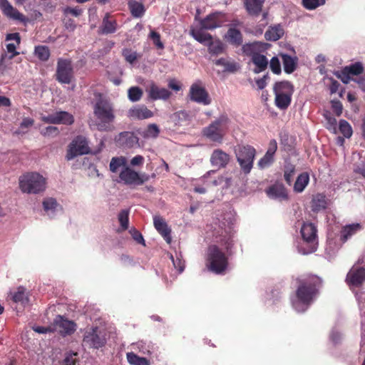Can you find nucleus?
<instances>
[{
    "label": "nucleus",
    "mask_w": 365,
    "mask_h": 365,
    "mask_svg": "<svg viewBox=\"0 0 365 365\" xmlns=\"http://www.w3.org/2000/svg\"><path fill=\"white\" fill-rule=\"evenodd\" d=\"M297 283L296 297L298 302L306 306L310 305L322 287V279L317 275L309 274L304 278L298 279Z\"/></svg>",
    "instance_id": "f257e3e1"
},
{
    "label": "nucleus",
    "mask_w": 365,
    "mask_h": 365,
    "mask_svg": "<svg viewBox=\"0 0 365 365\" xmlns=\"http://www.w3.org/2000/svg\"><path fill=\"white\" fill-rule=\"evenodd\" d=\"M230 119L227 114H222L207 126L202 129V135L212 142L222 143L226 135Z\"/></svg>",
    "instance_id": "f03ea898"
},
{
    "label": "nucleus",
    "mask_w": 365,
    "mask_h": 365,
    "mask_svg": "<svg viewBox=\"0 0 365 365\" xmlns=\"http://www.w3.org/2000/svg\"><path fill=\"white\" fill-rule=\"evenodd\" d=\"M95 116L99 120L98 129L101 131H108L112 129L111 123L115 120V114L111 104L107 101L100 99L93 108Z\"/></svg>",
    "instance_id": "7ed1b4c3"
},
{
    "label": "nucleus",
    "mask_w": 365,
    "mask_h": 365,
    "mask_svg": "<svg viewBox=\"0 0 365 365\" xmlns=\"http://www.w3.org/2000/svg\"><path fill=\"white\" fill-rule=\"evenodd\" d=\"M207 266L209 270L217 274H223L228 267L227 256L217 245L208 247Z\"/></svg>",
    "instance_id": "20e7f679"
},
{
    "label": "nucleus",
    "mask_w": 365,
    "mask_h": 365,
    "mask_svg": "<svg viewBox=\"0 0 365 365\" xmlns=\"http://www.w3.org/2000/svg\"><path fill=\"white\" fill-rule=\"evenodd\" d=\"M19 187L23 192L39 193L46 188V179L37 173H28L19 178Z\"/></svg>",
    "instance_id": "39448f33"
},
{
    "label": "nucleus",
    "mask_w": 365,
    "mask_h": 365,
    "mask_svg": "<svg viewBox=\"0 0 365 365\" xmlns=\"http://www.w3.org/2000/svg\"><path fill=\"white\" fill-rule=\"evenodd\" d=\"M235 153L241 170L245 175L249 174L253 168L255 148L250 145H240L235 148Z\"/></svg>",
    "instance_id": "423d86ee"
},
{
    "label": "nucleus",
    "mask_w": 365,
    "mask_h": 365,
    "mask_svg": "<svg viewBox=\"0 0 365 365\" xmlns=\"http://www.w3.org/2000/svg\"><path fill=\"white\" fill-rule=\"evenodd\" d=\"M106 344L104 333L98 327H94L86 331L83 345L88 348L98 349Z\"/></svg>",
    "instance_id": "0eeeda50"
},
{
    "label": "nucleus",
    "mask_w": 365,
    "mask_h": 365,
    "mask_svg": "<svg viewBox=\"0 0 365 365\" xmlns=\"http://www.w3.org/2000/svg\"><path fill=\"white\" fill-rule=\"evenodd\" d=\"M89 153L90 148L86 138L82 135H78L69 144L66 158L67 160H71L78 155H82Z\"/></svg>",
    "instance_id": "6e6552de"
},
{
    "label": "nucleus",
    "mask_w": 365,
    "mask_h": 365,
    "mask_svg": "<svg viewBox=\"0 0 365 365\" xmlns=\"http://www.w3.org/2000/svg\"><path fill=\"white\" fill-rule=\"evenodd\" d=\"M56 79L61 83L69 84L73 78V68L69 59L59 58L57 62Z\"/></svg>",
    "instance_id": "1a4fd4ad"
},
{
    "label": "nucleus",
    "mask_w": 365,
    "mask_h": 365,
    "mask_svg": "<svg viewBox=\"0 0 365 365\" xmlns=\"http://www.w3.org/2000/svg\"><path fill=\"white\" fill-rule=\"evenodd\" d=\"M227 21L226 15L220 11L211 13L200 21V27L204 30H214L222 26Z\"/></svg>",
    "instance_id": "9d476101"
},
{
    "label": "nucleus",
    "mask_w": 365,
    "mask_h": 365,
    "mask_svg": "<svg viewBox=\"0 0 365 365\" xmlns=\"http://www.w3.org/2000/svg\"><path fill=\"white\" fill-rule=\"evenodd\" d=\"M189 96L192 101L205 106L211 103V98L206 89L202 86L200 82L194 83L191 85L189 91Z\"/></svg>",
    "instance_id": "9b49d317"
},
{
    "label": "nucleus",
    "mask_w": 365,
    "mask_h": 365,
    "mask_svg": "<svg viewBox=\"0 0 365 365\" xmlns=\"http://www.w3.org/2000/svg\"><path fill=\"white\" fill-rule=\"evenodd\" d=\"M317 230L313 223H304L301 228V235L303 240L309 245L310 252L316 250Z\"/></svg>",
    "instance_id": "f8f14e48"
},
{
    "label": "nucleus",
    "mask_w": 365,
    "mask_h": 365,
    "mask_svg": "<svg viewBox=\"0 0 365 365\" xmlns=\"http://www.w3.org/2000/svg\"><path fill=\"white\" fill-rule=\"evenodd\" d=\"M118 28L119 26L115 16L107 12L103 17L102 22L98 28V34L103 35L114 34Z\"/></svg>",
    "instance_id": "ddd939ff"
},
{
    "label": "nucleus",
    "mask_w": 365,
    "mask_h": 365,
    "mask_svg": "<svg viewBox=\"0 0 365 365\" xmlns=\"http://www.w3.org/2000/svg\"><path fill=\"white\" fill-rule=\"evenodd\" d=\"M364 71V67L361 62H356L349 66H346L341 70L337 77L341 80L344 83H349L351 76H359Z\"/></svg>",
    "instance_id": "4468645a"
},
{
    "label": "nucleus",
    "mask_w": 365,
    "mask_h": 365,
    "mask_svg": "<svg viewBox=\"0 0 365 365\" xmlns=\"http://www.w3.org/2000/svg\"><path fill=\"white\" fill-rule=\"evenodd\" d=\"M145 91L148 93V98L152 101H167L172 95V93L168 89L160 88L154 82H151L149 84Z\"/></svg>",
    "instance_id": "2eb2a0df"
},
{
    "label": "nucleus",
    "mask_w": 365,
    "mask_h": 365,
    "mask_svg": "<svg viewBox=\"0 0 365 365\" xmlns=\"http://www.w3.org/2000/svg\"><path fill=\"white\" fill-rule=\"evenodd\" d=\"M115 143L119 147L131 148L138 145V138L133 132H121L115 137Z\"/></svg>",
    "instance_id": "dca6fc26"
},
{
    "label": "nucleus",
    "mask_w": 365,
    "mask_h": 365,
    "mask_svg": "<svg viewBox=\"0 0 365 365\" xmlns=\"http://www.w3.org/2000/svg\"><path fill=\"white\" fill-rule=\"evenodd\" d=\"M54 330L59 332L61 335H70L76 331V324L68 319H63L61 316L54 320Z\"/></svg>",
    "instance_id": "f3484780"
},
{
    "label": "nucleus",
    "mask_w": 365,
    "mask_h": 365,
    "mask_svg": "<svg viewBox=\"0 0 365 365\" xmlns=\"http://www.w3.org/2000/svg\"><path fill=\"white\" fill-rule=\"evenodd\" d=\"M230 161V155L220 148L214 150L210 156L211 165L217 169L226 168Z\"/></svg>",
    "instance_id": "a211bd4d"
},
{
    "label": "nucleus",
    "mask_w": 365,
    "mask_h": 365,
    "mask_svg": "<svg viewBox=\"0 0 365 365\" xmlns=\"http://www.w3.org/2000/svg\"><path fill=\"white\" fill-rule=\"evenodd\" d=\"M346 282L356 287H360L365 282V268L353 267L346 275Z\"/></svg>",
    "instance_id": "6ab92c4d"
},
{
    "label": "nucleus",
    "mask_w": 365,
    "mask_h": 365,
    "mask_svg": "<svg viewBox=\"0 0 365 365\" xmlns=\"http://www.w3.org/2000/svg\"><path fill=\"white\" fill-rule=\"evenodd\" d=\"M0 9L6 17L18 20L21 22L26 21L25 16L14 8L8 0H0Z\"/></svg>",
    "instance_id": "aec40b11"
},
{
    "label": "nucleus",
    "mask_w": 365,
    "mask_h": 365,
    "mask_svg": "<svg viewBox=\"0 0 365 365\" xmlns=\"http://www.w3.org/2000/svg\"><path fill=\"white\" fill-rule=\"evenodd\" d=\"M153 224L157 231L162 235L167 243L170 244L172 241L171 230L165 219L161 216H155L153 217Z\"/></svg>",
    "instance_id": "412c9836"
},
{
    "label": "nucleus",
    "mask_w": 365,
    "mask_h": 365,
    "mask_svg": "<svg viewBox=\"0 0 365 365\" xmlns=\"http://www.w3.org/2000/svg\"><path fill=\"white\" fill-rule=\"evenodd\" d=\"M267 196L272 199L280 200H287L288 194L287 189L282 182H277L266 190Z\"/></svg>",
    "instance_id": "4be33fe9"
},
{
    "label": "nucleus",
    "mask_w": 365,
    "mask_h": 365,
    "mask_svg": "<svg viewBox=\"0 0 365 365\" xmlns=\"http://www.w3.org/2000/svg\"><path fill=\"white\" fill-rule=\"evenodd\" d=\"M153 116V113L149 110L145 106H135L129 109L128 117L130 118L143 120L150 118Z\"/></svg>",
    "instance_id": "5701e85b"
},
{
    "label": "nucleus",
    "mask_w": 365,
    "mask_h": 365,
    "mask_svg": "<svg viewBox=\"0 0 365 365\" xmlns=\"http://www.w3.org/2000/svg\"><path fill=\"white\" fill-rule=\"evenodd\" d=\"M266 0H244V7L247 14L252 16H257L262 11Z\"/></svg>",
    "instance_id": "b1692460"
},
{
    "label": "nucleus",
    "mask_w": 365,
    "mask_h": 365,
    "mask_svg": "<svg viewBox=\"0 0 365 365\" xmlns=\"http://www.w3.org/2000/svg\"><path fill=\"white\" fill-rule=\"evenodd\" d=\"M119 178L126 185H137V180H139V173L126 166L120 173Z\"/></svg>",
    "instance_id": "393cba45"
},
{
    "label": "nucleus",
    "mask_w": 365,
    "mask_h": 365,
    "mask_svg": "<svg viewBox=\"0 0 365 365\" xmlns=\"http://www.w3.org/2000/svg\"><path fill=\"white\" fill-rule=\"evenodd\" d=\"M273 91L274 95H289L292 96L294 87V85L288 81H277L273 86Z\"/></svg>",
    "instance_id": "a878e982"
},
{
    "label": "nucleus",
    "mask_w": 365,
    "mask_h": 365,
    "mask_svg": "<svg viewBox=\"0 0 365 365\" xmlns=\"http://www.w3.org/2000/svg\"><path fill=\"white\" fill-rule=\"evenodd\" d=\"M225 38L229 43L235 47L241 46L243 42L241 31L235 28H230L225 36Z\"/></svg>",
    "instance_id": "bb28decb"
},
{
    "label": "nucleus",
    "mask_w": 365,
    "mask_h": 365,
    "mask_svg": "<svg viewBox=\"0 0 365 365\" xmlns=\"http://www.w3.org/2000/svg\"><path fill=\"white\" fill-rule=\"evenodd\" d=\"M251 61L255 66V68L253 70L255 73H259L264 71L269 63L267 57L261 53L255 54L253 58H251Z\"/></svg>",
    "instance_id": "cd10ccee"
},
{
    "label": "nucleus",
    "mask_w": 365,
    "mask_h": 365,
    "mask_svg": "<svg viewBox=\"0 0 365 365\" xmlns=\"http://www.w3.org/2000/svg\"><path fill=\"white\" fill-rule=\"evenodd\" d=\"M284 35V29L279 24L269 26L264 34V38L267 41H276L281 38Z\"/></svg>",
    "instance_id": "c85d7f7f"
},
{
    "label": "nucleus",
    "mask_w": 365,
    "mask_h": 365,
    "mask_svg": "<svg viewBox=\"0 0 365 365\" xmlns=\"http://www.w3.org/2000/svg\"><path fill=\"white\" fill-rule=\"evenodd\" d=\"M12 295V300L15 303L20 304L23 307H26L29 304V295L26 292V289L24 287H19L17 291L14 292Z\"/></svg>",
    "instance_id": "c756f323"
},
{
    "label": "nucleus",
    "mask_w": 365,
    "mask_h": 365,
    "mask_svg": "<svg viewBox=\"0 0 365 365\" xmlns=\"http://www.w3.org/2000/svg\"><path fill=\"white\" fill-rule=\"evenodd\" d=\"M208 52L211 55L218 56L225 52V46L219 38L214 39L212 38V41L209 42L207 45Z\"/></svg>",
    "instance_id": "7c9ffc66"
},
{
    "label": "nucleus",
    "mask_w": 365,
    "mask_h": 365,
    "mask_svg": "<svg viewBox=\"0 0 365 365\" xmlns=\"http://www.w3.org/2000/svg\"><path fill=\"white\" fill-rule=\"evenodd\" d=\"M201 28L200 29H193L190 31V34L196 41L207 46L213 37L210 34L206 33Z\"/></svg>",
    "instance_id": "2f4dec72"
},
{
    "label": "nucleus",
    "mask_w": 365,
    "mask_h": 365,
    "mask_svg": "<svg viewBox=\"0 0 365 365\" xmlns=\"http://www.w3.org/2000/svg\"><path fill=\"white\" fill-rule=\"evenodd\" d=\"M360 230H361V225L359 223H354L344 226L341 231V240L343 242L346 241Z\"/></svg>",
    "instance_id": "473e14b6"
},
{
    "label": "nucleus",
    "mask_w": 365,
    "mask_h": 365,
    "mask_svg": "<svg viewBox=\"0 0 365 365\" xmlns=\"http://www.w3.org/2000/svg\"><path fill=\"white\" fill-rule=\"evenodd\" d=\"M215 65L224 67V71L230 73L236 72L240 69V65L234 61H229L224 58H220L215 61Z\"/></svg>",
    "instance_id": "72a5a7b5"
},
{
    "label": "nucleus",
    "mask_w": 365,
    "mask_h": 365,
    "mask_svg": "<svg viewBox=\"0 0 365 365\" xmlns=\"http://www.w3.org/2000/svg\"><path fill=\"white\" fill-rule=\"evenodd\" d=\"M282 58L284 72L288 74L293 73L297 68V58H293L288 54H282Z\"/></svg>",
    "instance_id": "f704fd0d"
},
{
    "label": "nucleus",
    "mask_w": 365,
    "mask_h": 365,
    "mask_svg": "<svg viewBox=\"0 0 365 365\" xmlns=\"http://www.w3.org/2000/svg\"><path fill=\"white\" fill-rule=\"evenodd\" d=\"M261 43L257 41L245 43L242 46V53L247 56H250L251 58H253L255 54L259 53Z\"/></svg>",
    "instance_id": "c9c22d12"
},
{
    "label": "nucleus",
    "mask_w": 365,
    "mask_h": 365,
    "mask_svg": "<svg viewBox=\"0 0 365 365\" xmlns=\"http://www.w3.org/2000/svg\"><path fill=\"white\" fill-rule=\"evenodd\" d=\"M309 182V176L307 173H302L297 177L294 185V190L296 192H302Z\"/></svg>",
    "instance_id": "e433bc0d"
},
{
    "label": "nucleus",
    "mask_w": 365,
    "mask_h": 365,
    "mask_svg": "<svg viewBox=\"0 0 365 365\" xmlns=\"http://www.w3.org/2000/svg\"><path fill=\"white\" fill-rule=\"evenodd\" d=\"M128 7L132 16L135 18L141 17L145 11L144 5L135 0H130L128 2Z\"/></svg>",
    "instance_id": "4c0bfd02"
},
{
    "label": "nucleus",
    "mask_w": 365,
    "mask_h": 365,
    "mask_svg": "<svg viewBox=\"0 0 365 365\" xmlns=\"http://www.w3.org/2000/svg\"><path fill=\"white\" fill-rule=\"evenodd\" d=\"M291 102L292 96H289V95H275V105L278 108L281 110L287 109L291 104Z\"/></svg>",
    "instance_id": "58836bf2"
},
{
    "label": "nucleus",
    "mask_w": 365,
    "mask_h": 365,
    "mask_svg": "<svg viewBox=\"0 0 365 365\" xmlns=\"http://www.w3.org/2000/svg\"><path fill=\"white\" fill-rule=\"evenodd\" d=\"M126 357L130 365H150L149 360L145 357H140L133 352L127 353Z\"/></svg>",
    "instance_id": "ea45409f"
},
{
    "label": "nucleus",
    "mask_w": 365,
    "mask_h": 365,
    "mask_svg": "<svg viewBox=\"0 0 365 365\" xmlns=\"http://www.w3.org/2000/svg\"><path fill=\"white\" fill-rule=\"evenodd\" d=\"M34 120L31 118H24L21 123L19 125L18 129L15 131L17 135H25L29 129L34 125Z\"/></svg>",
    "instance_id": "a19ab883"
},
{
    "label": "nucleus",
    "mask_w": 365,
    "mask_h": 365,
    "mask_svg": "<svg viewBox=\"0 0 365 365\" xmlns=\"http://www.w3.org/2000/svg\"><path fill=\"white\" fill-rule=\"evenodd\" d=\"M57 124H63L70 125L74 122V117L72 114L66 111L56 112Z\"/></svg>",
    "instance_id": "79ce46f5"
},
{
    "label": "nucleus",
    "mask_w": 365,
    "mask_h": 365,
    "mask_svg": "<svg viewBox=\"0 0 365 365\" xmlns=\"http://www.w3.org/2000/svg\"><path fill=\"white\" fill-rule=\"evenodd\" d=\"M143 95L142 88L138 86H132L128 90V97L131 102L140 101Z\"/></svg>",
    "instance_id": "37998d69"
},
{
    "label": "nucleus",
    "mask_w": 365,
    "mask_h": 365,
    "mask_svg": "<svg viewBox=\"0 0 365 365\" xmlns=\"http://www.w3.org/2000/svg\"><path fill=\"white\" fill-rule=\"evenodd\" d=\"M327 202L325 197L322 195H317L312 202V209L314 212H318L321 210L325 209Z\"/></svg>",
    "instance_id": "c03bdc74"
},
{
    "label": "nucleus",
    "mask_w": 365,
    "mask_h": 365,
    "mask_svg": "<svg viewBox=\"0 0 365 365\" xmlns=\"http://www.w3.org/2000/svg\"><path fill=\"white\" fill-rule=\"evenodd\" d=\"M34 53L37 58L42 61H46L50 57L49 48L46 46H36Z\"/></svg>",
    "instance_id": "a18cd8bd"
},
{
    "label": "nucleus",
    "mask_w": 365,
    "mask_h": 365,
    "mask_svg": "<svg viewBox=\"0 0 365 365\" xmlns=\"http://www.w3.org/2000/svg\"><path fill=\"white\" fill-rule=\"evenodd\" d=\"M339 129L341 133L346 138H349L352 135V128L346 120L341 119L339 120Z\"/></svg>",
    "instance_id": "49530a36"
},
{
    "label": "nucleus",
    "mask_w": 365,
    "mask_h": 365,
    "mask_svg": "<svg viewBox=\"0 0 365 365\" xmlns=\"http://www.w3.org/2000/svg\"><path fill=\"white\" fill-rule=\"evenodd\" d=\"M295 173V166L292 164H287L284 166V178L286 182L291 185L293 180V176Z\"/></svg>",
    "instance_id": "de8ad7c7"
},
{
    "label": "nucleus",
    "mask_w": 365,
    "mask_h": 365,
    "mask_svg": "<svg viewBox=\"0 0 365 365\" xmlns=\"http://www.w3.org/2000/svg\"><path fill=\"white\" fill-rule=\"evenodd\" d=\"M160 133V129L158 126L155 124H149L146 130L143 133L144 138H156Z\"/></svg>",
    "instance_id": "09e8293b"
},
{
    "label": "nucleus",
    "mask_w": 365,
    "mask_h": 365,
    "mask_svg": "<svg viewBox=\"0 0 365 365\" xmlns=\"http://www.w3.org/2000/svg\"><path fill=\"white\" fill-rule=\"evenodd\" d=\"M129 210H122L118 214V221L123 230H126L128 228L129 222Z\"/></svg>",
    "instance_id": "8fccbe9b"
},
{
    "label": "nucleus",
    "mask_w": 365,
    "mask_h": 365,
    "mask_svg": "<svg viewBox=\"0 0 365 365\" xmlns=\"http://www.w3.org/2000/svg\"><path fill=\"white\" fill-rule=\"evenodd\" d=\"M324 118L327 120V128L332 131L333 133H336V119L334 117H333L329 113L324 114Z\"/></svg>",
    "instance_id": "3c124183"
},
{
    "label": "nucleus",
    "mask_w": 365,
    "mask_h": 365,
    "mask_svg": "<svg viewBox=\"0 0 365 365\" xmlns=\"http://www.w3.org/2000/svg\"><path fill=\"white\" fill-rule=\"evenodd\" d=\"M302 4L304 8L313 10L325 4V0H302Z\"/></svg>",
    "instance_id": "603ef678"
},
{
    "label": "nucleus",
    "mask_w": 365,
    "mask_h": 365,
    "mask_svg": "<svg viewBox=\"0 0 365 365\" xmlns=\"http://www.w3.org/2000/svg\"><path fill=\"white\" fill-rule=\"evenodd\" d=\"M125 160L124 158H113L110 163V170L113 173H116L118 168L124 165Z\"/></svg>",
    "instance_id": "864d4df0"
},
{
    "label": "nucleus",
    "mask_w": 365,
    "mask_h": 365,
    "mask_svg": "<svg viewBox=\"0 0 365 365\" xmlns=\"http://www.w3.org/2000/svg\"><path fill=\"white\" fill-rule=\"evenodd\" d=\"M274 162V156L265 153V155L259 159L257 165L260 169L269 167Z\"/></svg>",
    "instance_id": "5fc2aeb1"
},
{
    "label": "nucleus",
    "mask_w": 365,
    "mask_h": 365,
    "mask_svg": "<svg viewBox=\"0 0 365 365\" xmlns=\"http://www.w3.org/2000/svg\"><path fill=\"white\" fill-rule=\"evenodd\" d=\"M150 38L153 41V44L158 49H163L164 44L160 40V34L155 31H151L149 35Z\"/></svg>",
    "instance_id": "6e6d98bb"
},
{
    "label": "nucleus",
    "mask_w": 365,
    "mask_h": 365,
    "mask_svg": "<svg viewBox=\"0 0 365 365\" xmlns=\"http://www.w3.org/2000/svg\"><path fill=\"white\" fill-rule=\"evenodd\" d=\"M269 68L274 74L279 75L281 73V64L277 57L274 56L271 58Z\"/></svg>",
    "instance_id": "4d7b16f0"
},
{
    "label": "nucleus",
    "mask_w": 365,
    "mask_h": 365,
    "mask_svg": "<svg viewBox=\"0 0 365 365\" xmlns=\"http://www.w3.org/2000/svg\"><path fill=\"white\" fill-rule=\"evenodd\" d=\"M123 56L126 61L130 63H133L138 58L137 53L132 51L130 49H124L123 51Z\"/></svg>",
    "instance_id": "13d9d810"
},
{
    "label": "nucleus",
    "mask_w": 365,
    "mask_h": 365,
    "mask_svg": "<svg viewBox=\"0 0 365 365\" xmlns=\"http://www.w3.org/2000/svg\"><path fill=\"white\" fill-rule=\"evenodd\" d=\"M58 203L56 200L53 198H48L45 200L43 202V206L45 211L48 212L49 210L53 211L56 210Z\"/></svg>",
    "instance_id": "bf43d9fd"
},
{
    "label": "nucleus",
    "mask_w": 365,
    "mask_h": 365,
    "mask_svg": "<svg viewBox=\"0 0 365 365\" xmlns=\"http://www.w3.org/2000/svg\"><path fill=\"white\" fill-rule=\"evenodd\" d=\"M41 133L44 136H56L59 133L58 128L55 126H48L41 131Z\"/></svg>",
    "instance_id": "052dcab7"
},
{
    "label": "nucleus",
    "mask_w": 365,
    "mask_h": 365,
    "mask_svg": "<svg viewBox=\"0 0 365 365\" xmlns=\"http://www.w3.org/2000/svg\"><path fill=\"white\" fill-rule=\"evenodd\" d=\"M130 232L132 235V237L137 243L141 244V245L145 246V243L142 234L138 230L133 228V229L130 230Z\"/></svg>",
    "instance_id": "680f3d73"
},
{
    "label": "nucleus",
    "mask_w": 365,
    "mask_h": 365,
    "mask_svg": "<svg viewBox=\"0 0 365 365\" xmlns=\"http://www.w3.org/2000/svg\"><path fill=\"white\" fill-rule=\"evenodd\" d=\"M76 353L68 354L61 362V365H75L76 362Z\"/></svg>",
    "instance_id": "e2e57ef3"
},
{
    "label": "nucleus",
    "mask_w": 365,
    "mask_h": 365,
    "mask_svg": "<svg viewBox=\"0 0 365 365\" xmlns=\"http://www.w3.org/2000/svg\"><path fill=\"white\" fill-rule=\"evenodd\" d=\"M331 109L336 115L340 116L343 111L342 103L339 101H332Z\"/></svg>",
    "instance_id": "0e129e2a"
},
{
    "label": "nucleus",
    "mask_w": 365,
    "mask_h": 365,
    "mask_svg": "<svg viewBox=\"0 0 365 365\" xmlns=\"http://www.w3.org/2000/svg\"><path fill=\"white\" fill-rule=\"evenodd\" d=\"M41 119L46 123L57 124L56 112L48 115L41 116Z\"/></svg>",
    "instance_id": "69168bd1"
},
{
    "label": "nucleus",
    "mask_w": 365,
    "mask_h": 365,
    "mask_svg": "<svg viewBox=\"0 0 365 365\" xmlns=\"http://www.w3.org/2000/svg\"><path fill=\"white\" fill-rule=\"evenodd\" d=\"M277 150V143L276 140L272 139L269 143L268 149H267L266 153L274 156Z\"/></svg>",
    "instance_id": "338daca9"
},
{
    "label": "nucleus",
    "mask_w": 365,
    "mask_h": 365,
    "mask_svg": "<svg viewBox=\"0 0 365 365\" xmlns=\"http://www.w3.org/2000/svg\"><path fill=\"white\" fill-rule=\"evenodd\" d=\"M144 163V158L142 155H138L133 158L130 160V165L133 166H140Z\"/></svg>",
    "instance_id": "774afa93"
}]
</instances>
